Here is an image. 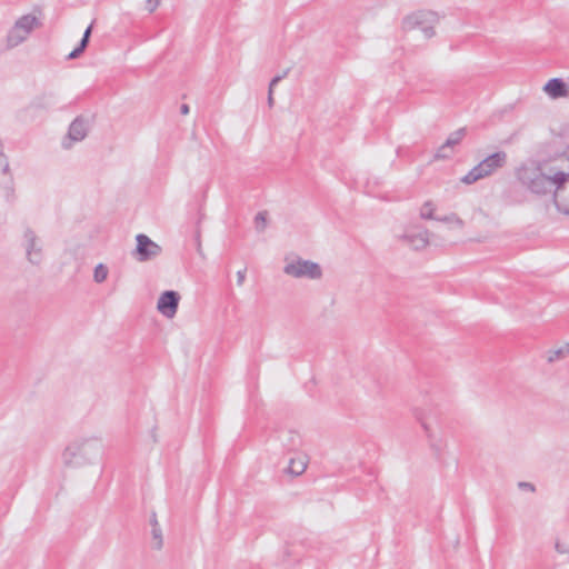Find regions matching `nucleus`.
<instances>
[{
    "instance_id": "f257e3e1",
    "label": "nucleus",
    "mask_w": 569,
    "mask_h": 569,
    "mask_svg": "<svg viewBox=\"0 0 569 569\" xmlns=\"http://www.w3.org/2000/svg\"><path fill=\"white\" fill-rule=\"evenodd\" d=\"M517 177L532 193L546 194L551 191L555 193L557 186L561 183L563 170L549 164H539L535 168L518 169Z\"/></svg>"
},
{
    "instance_id": "f03ea898",
    "label": "nucleus",
    "mask_w": 569,
    "mask_h": 569,
    "mask_svg": "<svg viewBox=\"0 0 569 569\" xmlns=\"http://www.w3.org/2000/svg\"><path fill=\"white\" fill-rule=\"evenodd\" d=\"M101 450L102 446L98 439H84L69 445L62 453V459L66 466L80 467L96 459Z\"/></svg>"
},
{
    "instance_id": "7ed1b4c3",
    "label": "nucleus",
    "mask_w": 569,
    "mask_h": 569,
    "mask_svg": "<svg viewBox=\"0 0 569 569\" xmlns=\"http://www.w3.org/2000/svg\"><path fill=\"white\" fill-rule=\"evenodd\" d=\"M507 153L505 151H497L477 166H475L466 176L461 178V181L466 184H472L480 179L491 176L498 169L503 168L507 163Z\"/></svg>"
},
{
    "instance_id": "20e7f679",
    "label": "nucleus",
    "mask_w": 569,
    "mask_h": 569,
    "mask_svg": "<svg viewBox=\"0 0 569 569\" xmlns=\"http://www.w3.org/2000/svg\"><path fill=\"white\" fill-rule=\"evenodd\" d=\"M283 272L293 278L320 279L322 276L321 267L317 262L301 258L287 263Z\"/></svg>"
},
{
    "instance_id": "39448f33",
    "label": "nucleus",
    "mask_w": 569,
    "mask_h": 569,
    "mask_svg": "<svg viewBox=\"0 0 569 569\" xmlns=\"http://www.w3.org/2000/svg\"><path fill=\"white\" fill-rule=\"evenodd\" d=\"M136 240L137 247L134 254L140 262L152 260L162 252L161 247L143 233H139Z\"/></svg>"
},
{
    "instance_id": "423d86ee",
    "label": "nucleus",
    "mask_w": 569,
    "mask_h": 569,
    "mask_svg": "<svg viewBox=\"0 0 569 569\" xmlns=\"http://www.w3.org/2000/svg\"><path fill=\"white\" fill-rule=\"evenodd\" d=\"M27 259L32 264H40L42 261V247L33 230L27 228L23 234Z\"/></svg>"
},
{
    "instance_id": "0eeeda50",
    "label": "nucleus",
    "mask_w": 569,
    "mask_h": 569,
    "mask_svg": "<svg viewBox=\"0 0 569 569\" xmlns=\"http://www.w3.org/2000/svg\"><path fill=\"white\" fill-rule=\"evenodd\" d=\"M438 20L439 18L436 12L421 10L407 16L402 21V26L405 30H412L429 23L433 24Z\"/></svg>"
},
{
    "instance_id": "6e6552de",
    "label": "nucleus",
    "mask_w": 569,
    "mask_h": 569,
    "mask_svg": "<svg viewBox=\"0 0 569 569\" xmlns=\"http://www.w3.org/2000/svg\"><path fill=\"white\" fill-rule=\"evenodd\" d=\"M179 301L180 296L177 291L167 290L159 297L157 308L164 317L172 318L177 313Z\"/></svg>"
},
{
    "instance_id": "1a4fd4ad",
    "label": "nucleus",
    "mask_w": 569,
    "mask_h": 569,
    "mask_svg": "<svg viewBox=\"0 0 569 569\" xmlns=\"http://www.w3.org/2000/svg\"><path fill=\"white\" fill-rule=\"evenodd\" d=\"M555 206L560 212L569 216V172L563 171L561 183L555 190Z\"/></svg>"
},
{
    "instance_id": "9d476101",
    "label": "nucleus",
    "mask_w": 569,
    "mask_h": 569,
    "mask_svg": "<svg viewBox=\"0 0 569 569\" xmlns=\"http://www.w3.org/2000/svg\"><path fill=\"white\" fill-rule=\"evenodd\" d=\"M89 120L83 116H78L69 126L68 138L71 141H82L89 131Z\"/></svg>"
},
{
    "instance_id": "9b49d317",
    "label": "nucleus",
    "mask_w": 569,
    "mask_h": 569,
    "mask_svg": "<svg viewBox=\"0 0 569 569\" xmlns=\"http://www.w3.org/2000/svg\"><path fill=\"white\" fill-rule=\"evenodd\" d=\"M401 239L411 246L416 250L423 249L429 243V231L420 230V231H407L401 236Z\"/></svg>"
},
{
    "instance_id": "f8f14e48",
    "label": "nucleus",
    "mask_w": 569,
    "mask_h": 569,
    "mask_svg": "<svg viewBox=\"0 0 569 569\" xmlns=\"http://www.w3.org/2000/svg\"><path fill=\"white\" fill-rule=\"evenodd\" d=\"M543 90L553 99L567 97L569 93L567 83L561 78H552L548 80Z\"/></svg>"
},
{
    "instance_id": "ddd939ff",
    "label": "nucleus",
    "mask_w": 569,
    "mask_h": 569,
    "mask_svg": "<svg viewBox=\"0 0 569 569\" xmlns=\"http://www.w3.org/2000/svg\"><path fill=\"white\" fill-rule=\"evenodd\" d=\"M38 24L39 21L34 16L26 14L19 18L13 27L17 28V30L22 31L23 34L28 36Z\"/></svg>"
},
{
    "instance_id": "4468645a",
    "label": "nucleus",
    "mask_w": 569,
    "mask_h": 569,
    "mask_svg": "<svg viewBox=\"0 0 569 569\" xmlns=\"http://www.w3.org/2000/svg\"><path fill=\"white\" fill-rule=\"evenodd\" d=\"M0 187L3 190L6 201L12 204L16 201L13 178L6 176L0 180Z\"/></svg>"
},
{
    "instance_id": "2eb2a0df",
    "label": "nucleus",
    "mask_w": 569,
    "mask_h": 569,
    "mask_svg": "<svg viewBox=\"0 0 569 569\" xmlns=\"http://www.w3.org/2000/svg\"><path fill=\"white\" fill-rule=\"evenodd\" d=\"M28 36L23 34L22 31L20 30H17V28H12L9 33H8V37H7V40H8V44L10 47H16L18 44H20L22 41H24L27 39Z\"/></svg>"
},
{
    "instance_id": "dca6fc26",
    "label": "nucleus",
    "mask_w": 569,
    "mask_h": 569,
    "mask_svg": "<svg viewBox=\"0 0 569 569\" xmlns=\"http://www.w3.org/2000/svg\"><path fill=\"white\" fill-rule=\"evenodd\" d=\"M466 132H467L466 128H460V129L456 130L455 132L450 133V136L445 141L446 147H449L451 149L452 147L459 144L461 142V140L465 138Z\"/></svg>"
},
{
    "instance_id": "f3484780",
    "label": "nucleus",
    "mask_w": 569,
    "mask_h": 569,
    "mask_svg": "<svg viewBox=\"0 0 569 569\" xmlns=\"http://www.w3.org/2000/svg\"><path fill=\"white\" fill-rule=\"evenodd\" d=\"M306 467H307V465H306L305 460H302V459H298V460L290 459L288 468H287V471L290 475L299 476V475H301L306 470Z\"/></svg>"
},
{
    "instance_id": "a211bd4d",
    "label": "nucleus",
    "mask_w": 569,
    "mask_h": 569,
    "mask_svg": "<svg viewBox=\"0 0 569 569\" xmlns=\"http://www.w3.org/2000/svg\"><path fill=\"white\" fill-rule=\"evenodd\" d=\"M433 211H435V207H433V203L431 201H426L420 210V218L421 219H426V220H429V219H437L435 216H433Z\"/></svg>"
},
{
    "instance_id": "6ab92c4d",
    "label": "nucleus",
    "mask_w": 569,
    "mask_h": 569,
    "mask_svg": "<svg viewBox=\"0 0 569 569\" xmlns=\"http://www.w3.org/2000/svg\"><path fill=\"white\" fill-rule=\"evenodd\" d=\"M107 277H108V268L104 264L99 263L94 268V273H93L94 281L98 283H101L107 279Z\"/></svg>"
},
{
    "instance_id": "aec40b11",
    "label": "nucleus",
    "mask_w": 569,
    "mask_h": 569,
    "mask_svg": "<svg viewBox=\"0 0 569 569\" xmlns=\"http://www.w3.org/2000/svg\"><path fill=\"white\" fill-rule=\"evenodd\" d=\"M256 229L259 232L264 231L267 227V211H259L254 217Z\"/></svg>"
},
{
    "instance_id": "412c9836",
    "label": "nucleus",
    "mask_w": 569,
    "mask_h": 569,
    "mask_svg": "<svg viewBox=\"0 0 569 569\" xmlns=\"http://www.w3.org/2000/svg\"><path fill=\"white\" fill-rule=\"evenodd\" d=\"M6 176H11L9 173V162L3 154V152L0 154V180L4 178Z\"/></svg>"
},
{
    "instance_id": "4be33fe9",
    "label": "nucleus",
    "mask_w": 569,
    "mask_h": 569,
    "mask_svg": "<svg viewBox=\"0 0 569 569\" xmlns=\"http://www.w3.org/2000/svg\"><path fill=\"white\" fill-rule=\"evenodd\" d=\"M451 157V149L446 147V143L440 146L435 154L436 159H448Z\"/></svg>"
},
{
    "instance_id": "5701e85b",
    "label": "nucleus",
    "mask_w": 569,
    "mask_h": 569,
    "mask_svg": "<svg viewBox=\"0 0 569 569\" xmlns=\"http://www.w3.org/2000/svg\"><path fill=\"white\" fill-rule=\"evenodd\" d=\"M152 537L157 541L156 549H161L163 545L162 533L160 527H152Z\"/></svg>"
},
{
    "instance_id": "b1692460",
    "label": "nucleus",
    "mask_w": 569,
    "mask_h": 569,
    "mask_svg": "<svg viewBox=\"0 0 569 569\" xmlns=\"http://www.w3.org/2000/svg\"><path fill=\"white\" fill-rule=\"evenodd\" d=\"M288 436L290 437V443H287L289 450L296 449L300 445V438L299 435L292 431L288 432Z\"/></svg>"
},
{
    "instance_id": "393cba45",
    "label": "nucleus",
    "mask_w": 569,
    "mask_h": 569,
    "mask_svg": "<svg viewBox=\"0 0 569 569\" xmlns=\"http://www.w3.org/2000/svg\"><path fill=\"white\" fill-rule=\"evenodd\" d=\"M436 220L438 221H442V222H452V221H456L458 222L459 224L462 223V220L456 214V213H451L449 216H446L443 218H437Z\"/></svg>"
},
{
    "instance_id": "a878e982",
    "label": "nucleus",
    "mask_w": 569,
    "mask_h": 569,
    "mask_svg": "<svg viewBox=\"0 0 569 569\" xmlns=\"http://www.w3.org/2000/svg\"><path fill=\"white\" fill-rule=\"evenodd\" d=\"M420 28H421L425 37L428 39L432 38L436 34L433 26L431 23L422 26Z\"/></svg>"
},
{
    "instance_id": "bb28decb",
    "label": "nucleus",
    "mask_w": 569,
    "mask_h": 569,
    "mask_svg": "<svg viewBox=\"0 0 569 569\" xmlns=\"http://www.w3.org/2000/svg\"><path fill=\"white\" fill-rule=\"evenodd\" d=\"M289 72V69H287L282 74H278L273 77L269 83V88H271V91L273 92V88L276 84H278Z\"/></svg>"
},
{
    "instance_id": "cd10ccee",
    "label": "nucleus",
    "mask_w": 569,
    "mask_h": 569,
    "mask_svg": "<svg viewBox=\"0 0 569 569\" xmlns=\"http://www.w3.org/2000/svg\"><path fill=\"white\" fill-rule=\"evenodd\" d=\"M518 488L521 489V490L530 491V492H535L536 491L535 485L531 483V482H527V481L518 482Z\"/></svg>"
},
{
    "instance_id": "c85d7f7f",
    "label": "nucleus",
    "mask_w": 569,
    "mask_h": 569,
    "mask_svg": "<svg viewBox=\"0 0 569 569\" xmlns=\"http://www.w3.org/2000/svg\"><path fill=\"white\" fill-rule=\"evenodd\" d=\"M417 419L420 421L422 428L425 429L426 433H427V437L432 440V435L430 432V428H429V425L428 422L420 416L417 413Z\"/></svg>"
},
{
    "instance_id": "c756f323",
    "label": "nucleus",
    "mask_w": 569,
    "mask_h": 569,
    "mask_svg": "<svg viewBox=\"0 0 569 569\" xmlns=\"http://www.w3.org/2000/svg\"><path fill=\"white\" fill-rule=\"evenodd\" d=\"M556 550L559 552V553H563V555H567V560L569 561V548L560 542H557L556 543Z\"/></svg>"
},
{
    "instance_id": "7c9ffc66",
    "label": "nucleus",
    "mask_w": 569,
    "mask_h": 569,
    "mask_svg": "<svg viewBox=\"0 0 569 569\" xmlns=\"http://www.w3.org/2000/svg\"><path fill=\"white\" fill-rule=\"evenodd\" d=\"M160 0H147V9L151 13L159 7Z\"/></svg>"
},
{
    "instance_id": "2f4dec72",
    "label": "nucleus",
    "mask_w": 569,
    "mask_h": 569,
    "mask_svg": "<svg viewBox=\"0 0 569 569\" xmlns=\"http://www.w3.org/2000/svg\"><path fill=\"white\" fill-rule=\"evenodd\" d=\"M246 272H247V268H243L242 270H239L237 272V283H238V286H242L243 284L244 279H246Z\"/></svg>"
},
{
    "instance_id": "473e14b6",
    "label": "nucleus",
    "mask_w": 569,
    "mask_h": 569,
    "mask_svg": "<svg viewBox=\"0 0 569 569\" xmlns=\"http://www.w3.org/2000/svg\"><path fill=\"white\" fill-rule=\"evenodd\" d=\"M84 50H82L79 46L76 47L68 56V59H77L83 53Z\"/></svg>"
},
{
    "instance_id": "72a5a7b5",
    "label": "nucleus",
    "mask_w": 569,
    "mask_h": 569,
    "mask_svg": "<svg viewBox=\"0 0 569 569\" xmlns=\"http://www.w3.org/2000/svg\"><path fill=\"white\" fill-rule=\"evenodd\" d=\"M84 50H82L79 46L76 47L68 56V59H77L83 53Z\"/></svg>"
},
{
    "instance_id": "f704fd0d",
    "label": "nucleus",
    "mask_w": 569,
    "mask_h": 569,
    "mask_svg": "<svg viewBox=\"0 0 569 569\" xmlns=\"http://www.w3.org/2000/svg\"><path fill=\"white\" fill-rule=\"evenodd\" d=\"M565 353V350L561 348V349H558L553 352L552 356L549 357V361L552 362L555 361L556 359H559L562 355Z\"/></svg>"
},
{
    "instance_id": "c9c22d12",
    "label": "nucleus",
    "mask_w": 569,
    "mask_h": 569,
    "mask_svg": "<svg viewBox=\"0 0 569 569\" xmlns=\"http://www.w3.org/2000/svg\"><path fill=\"white\" fill-rule=\"evenodd\" d=\"M88 43H89V40L87 38H81L80 42H79V47L82 49V50H86V48L88 47Z\"/></svg>"
},
{
    "instance_id": "e433bc0d",
    "label": "nucleus",
    "mask_w": 569,
    "mask_h": 569,
    "mask_svg": "<svg viewBox=\"0 0 569 569\" xmlns=\"http://www.w3.org/2000/svg\"><path fill=\"white\" fill-rule=\"evenodd\" d=\"M268 104L270 108L273 106V92L271 91V88L268 90Z\"/></svg>"
},
{
    "instance_id": "4c0bfd02",
    "label": "nucleus",
    "mask_w": 569,
    "mask_h": 569,
    "mask_svg": "<svg viewBox=\"0 0 569 569\" xmlns=\"http://www.w3.org/2000/svg\"><path fill=\"white\" fill-rule=\"evenodd\" d=\"M150 525H151V527H159V523H158V520H157V515L154 512L151 516Z\"/></svg>"
},
{
    "instance_id": "58836bf2",
    "label": "nucleus",
    "mask_w": 569,
    "mask_h": 569,
    "mask_svg": "<svg viewBox=\"0 0 569 569\" xmlns=\"http://www.w3.org/2000/svg\"><path fill=\"white\" fill-rule=\"evenodd\" d=\"M91 31H92V24H90L86 30H84V33H83V38H87L88 40H90V36H91Z\"/></svg>"
},
{
    "instance_id": "ea45409f",
    "label": "nucleus",
    "mask_w": 569,
    "mask_h": 569,
    "mask_svg": "<svg viewBox=\"0 0 569 569\" xmlns=\"http://www.w3.org/2000/svg\"><path fill=\"white\" fill-rule=\"evenodd\" d=\"M189 110H190V109H189V106H188V104H186V103L181 104V107H180V112H181V114H188V113H189Z\"/></svg>"
},
{
    "instance_id": "a19ab883",
    "label": "nucleus",
    "mask_w": 569,
    "mask_h": 569,
    "mask_svg": "<svg viewBox=\"0 0 569 569\" xmlns=\"http://www.w3.org/2000/svg\"><path fill=\"white\" fill-rule=\"evenodd\" d=\"M198 251L201 252V244H200L199 240H198Z\"/></svg>"
},
{
    "instance_id": "79ce46f5",
    "label": "nucleus",
    "mask_w": 569,
    "mask_h": 569,
    "mask_svg": "<svg viewBox=\"0 0 569 569\" xmlns=\"http://www.w3.org/2000/svg\"><path fill=\"white\" fill-rule=\"evenodd\" d=\"M567 351L569 352V345H568V347H567Z\"/></svg>"
}]
</instances>
